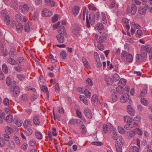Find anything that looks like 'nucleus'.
Masks as SVG:
<instances>
[{
	"label": "nucleus",
	"mask_w": 152,
	"mask_h": 152,
	"mask_svg": "<svg viewBox=\"0 0 152 152\" xmlns=\"http://www.w3.org/2000/svg\"><path fill=\"white\" fill-rule=\"evenodd\" d=\"M95 15L94 12H91L89 14V16L87 15L86 16V23L87 26L89 28L90 25H93L95 22Z\"/></svg>",
	"instance_id": "1"
},
{
	"label": "nucleus",
	"mask_w": 152,
	"mask_h": 152,
	"mask_svg": "<svg viewBox=\"0 0 152 152\" xmlns=\"http://www.w3.org/2000/svg\"><path fill=\"white\" fill-rule=\"evenodd\" d=\"M107 35L105 33H100L99 34H95V38L97 39L98 43H102L106 39Z\"/></svg>",
	"instance_id": "2"
},
{
	"label": "nucleus",
	"mask_w": 152,
	"mask_h": 152,
	"mask_svg": "<svg viewBox=\"0 0 152 152\" xmlns=\"http://www.w3.org/2000/svg\"><path fill=\"white\" fill-rule=\"evenodd\" d=\"M103 128L104 132L105 134L110 133L111 130H113L112 126L110 123L104 124Z\"/></svg>",
	"instance_id": "3"
},
{
	"label": "nucleus",
	"mask_w": 152,
	"mask_h": 152,
	"mask_svg": "<svg viewBox=\"0 0 152 152\" xmlns=\"http://www.w3.org/2000/svg\"><path fill=\"white\" fill-rule=\"evenodd\" d=\"M12 87H10V89L11 91H13V95L14 96L17 97L19 94L20 92V89L18 86H15L14 88V85Z\"/></svg>",
	"instance_id": "4"
},
{
	"label": "nucleus",
	"mask_w": 152,
	"mask_h": 152,
	"mask_svg": "<svg viewBox=\"0 0 152 152\" xmlns=\"http://www.w3.org/2000/svg\"><path fill=\"white\" fill-rule=\"evenodd\" d=\"M149 47L148 45L142 46L141 47L140 50L141 54L147 57V53H149Z\"/></svg>",
	"instance_id": "5"
},
{
	"label": "nucleus",
	"mask_w": 152,
	"mask_h": 152,
	"mask_svg": "<svg viewBox=\"0 0 152 152\" xmlns=\"http://www.w3.org/2000/svg\"><path fill=\"white\" fill-rule=\"evenodd\" d=\"M147 57L142 54L140 55L139 54H137L136 55V61L137 62H142L146 59Z\"/></svg>",
	"instance_id": "6"
},
{
	"label": "nucleus",
	"mask_w": 152,
	"mask_h": 152,
	"mask_svg": "<svg viewBox=\"0 0 152 152\" xmlns=\"http://www.w3.org/2000/svg\"><path fill=\"white\" fill-rule=\"evenodd\" d=\"M53 15V12L50 11L44 8L42 11V15L45 17H48Z\"/></svg>",
	"instance_id": "7"
},
{
	"label": "nucleus",
	"mask_w": 152,
	"mask_h": 152,
	"mask_svg": "<svg viewBox=\"0 0 152 152\" xmlns=\"http://www.w3.org/2000/svg\"><path fill=\"white\" fill-rule=\"evenodd\" d=\"M129 95L127 94H124L121 96V102L122 103H126L128 101L129 99Z\"/></svg>",
	"instance_id": "8"
},
{
	"label": "nucleus",
	"mask_w": 152,
	"mask_h": 152,
	"mask_svg": "<svg viewBox=\"0 0 152 152\" xmlns=\"http://www.w3.org/2000/svg\"><path fill=\"white\" fill-rule=\"evenodd\" d=\"M137 7L134 4H132V6L131 9L129 8H128L127 12L128 14L131 13L132 15H134L137 10Z\"/></svg>",
	"instance_id": "9"
},
{
	"label": "nucleus",
	"mask_w": 152,
	"mask_h": 152,
	"mask_svg": "<svg viewBox=\"0 0 152 152\" xmlns=\"http://www.w3.org/2000/svg\"><path fill=\"white\" fill-rule=\"evenodd\" d=\"M84 113L86 117L89 119L92 117V114L91 110L88 108H86L84 110Z\"/></svg>",
	"instance_id": "10"
},
{
	"label": "nucleus",
	"mask_w": 152,
	"mask_h": 152,
	"mask_svg": "<svg viewBox=\"0 0 152 152\" xmlns=\"http://www.w3.org/2000/svg\"><path fill=\"white\" fill-rule=\"evenodd\" d=\"M148 8V5H145V7H140L138 10L139 13L141 15H145L146 13V10Z\"/></svg>",
	"instance_id": "11"
},
{
	"label": "nucleus",
	"mask_w": 152,
	"mask_h": 152,
	"mask_svg": "<svg viewBox=\"0 0 152 152\" xmlns=\"http://www.w3.org/2000/svg\"><path fill=\"white\" fill-rule=\"evenodd\" d=\"M88 15V10L86 7H83V11L82 14H81L79 15V18L82 20H85V16H86Z\"/></svg>",
	"instance_id": "12"
},
{
	"label": "nucleus",
	"mask_w": 152,
	"mask_h": 152,
	"mask_svg": "<svg viewBox=\"0 0 152 152\" xmlns=\"http://www.w3.org/2000/svg\"><path fill=\"white\" fill-rule=\"evenodd\" d=\"M58 32L59 34H62L63 35L66 36L65 29L64 26H60L57 28Z\"/></svg>",
	"instance_id": "13"
},
{
	"label": "nucleus",
	"mask_w": 152,
	"mask_h": 152,
	"mask_svg": "<svg viewBox=\"0 0 152 152\" xmlns=\"http://www.w3.org/2000/svg\"><path fill=\"white\" fill-rule=\"evenodd\" d=\"M66 36H64L62 34H59L56 35V38L58 42L60 43H63L64 41V37Z\"/></svg>",
	"instance_id": "14"
},
{
	"label": "nucleus",
	"mask_w": 152,
	"mask_h": 152,
	"mask_svg": "<svg viewBox=\"0 0 152 152\" xmlns=\"http://www.w3.org/2000/svg\"><path fill=\"white\" fill-rule=\"evenodd\" d=\"M116 150L117 152H121L122 151V146L119 142L117 141H115Z\"/></svg>",
	"instance_id": "15"
},
{
	"label": "nucleus",
	"mask_w": 152,
	"mask_h": 152,
	"mask_svg": "<svg viewBox=\"0 0 152 152\" xmlns=\"http://www.w3.org/2000/svg\"><path fill=\"white\" fill-rule=\"evenodd\" d=\"M81 59L84 66L87 69L90 68V65L87 59L84 57H82Z\"/></svg>",
	"instance_id": "16"
},
{
	"label": "nucleus",
	"mask_w": 152,
	"mask_h": 152,
	"mask_svg": "<svg viewBox=\"0 0 152 152\" xmlns=\"http://www.w3.org/2000/svg\"><path fill=\"white\" fill-rule=\"evenodd\" d=\"M128 113L131 116H134L135 114L134 111L130 105H128L127 107Z\"/></svg>",
	"instance_id": "17"
},
{
	"label": "nucleus",
	"mask_w": 152,
	"mask_h": 152,
	"mask_svg": "<svg viewBox=\"0 0 152 152\" xmlns=\"http://www.w3.org/2000/svg\"><path fill=\"white\" fill-rule=\"evenodd\" d=\"M81 28L79 26H76L74 28L72 32L76 36H78L79 35V31L81 30Z\"/></svg>",
	"instance_id": "18"
},
{
	"label": "nucleus",
	"mask_w": 152,
	"mask_h": 152,
	"mask_svg": "<svg viewBox=\"0 0 152 152\" xmlns=\"http://www.w3.org/2000/svg\"><path fill=\"white\" fill-rule=\"evenodd\" d=\"M5 120L7 123H11L13 120V116L11 114H8L6 117Z\"/></svg>",
	"instance_id": "19"
},
{
	"label": "nucleus",
	"mask_w": 152,
	"mask_h": 152,
	"mask_svg": "<svg viewBox=\"0 0 152 152\" xmlns=\"http://www.w3.org/2000/svg\"><path fill=\"white\" fill-rule=\"evenodd\" d=\"M80 8L77 6H75L72 8V11L73 14L75 15H77L79 12Z\"/></svg>",
	"instance_id": "20"
},
{
	"label": "nucleus",
	"mask_w": 152,
	"mask_h": 152,
	"mask_svg": "<svg viewBox=\"0 0 152 152\" xmlns=\"http://www.w3.org/2000/svg\"><path fill=\"white\" fill-rule=\"evenodd\" d=\"M45 3L48 6L53 7L55 5V3L52 0H45Z\"/></svg>",
	"instance_id": "21"
},
{
	"label": "nucleus",
	"mask_w": 152,
	"mask_h": 152,
	"mask_svg": "<svg viewBox=\"0 0 152 152\" xmlns=\"http://www.w3.org/2000/svg\"><path fill=\"white\" fill-rule=\"evenodd\" d=\"M99 101L98 97L96 95L93 96L91 99V101L93 104H97Z\"/></svg>",
	"instance_id": "22"
},
{
	"label": "nucleus",
	"mask_w": 152,
	"mask_h": 152,
	"mask_svg": "<svg viewBox=\"0 0 152 152\" xmlns=\"http://www.w3.org/2000/svg\"><path fill=\"white\" fill-rule=\"evenodd\" d=\"M144 32V30H142L140 29H138L135 34L136 37L140 38L143 35Z\"/></svg>",
	"instance_id": "23"
},
{
	"label": "nucleus",
	"mask_w": 152,
	"mask_h": 152,
	"mask_svg": "<svg viewBox=\"0 0 152 152\" xmlns=\"http://www.w3.org/2000/svg\"><path fill=\"white\" fill-rule=\"evenodd\" d=\"M104 28V26L101 23H97L95 28V30H102Z\"/></svg>",
	"instance_id": "24"
},
{
	"label": "nucleus",
	"mask_w": 152,
	"mask_h": 152,
	"mask_svg": "<svg viewBox=\"0 0 152 152\" xmlns=\"http://www.w3.org/2000/svg\"><path fill=\"white\" fill-rule=\"evenodd\" d=\"M31 25V23L28 22L26 23L25 26V30L27 32H29L30 31V26Z\"/></svg>",
	"instance_id": "25"
},
{
	"label": "nucleus",
	"mask_w": 152,
	"mask_h": 152,
	"mask_svg": "<svg viewBox=\"0 0 152 152\" xmlns=\"http://www.w3.org/2000/svg\"><path fill=\"white\" fill-rule=\"evenodd\" d=\"M124 121L126 123L130 124L132 122V119L130 116L126 115L124 116Z\"/></svg>",
	"instance_id": "26"
},
{
	"label": "nucleus",
	"mask_w": 152,
	"mask_h": 152,
	"mask_svg": "<svg viewBox=\"0 0 152 152\" xmlns=\"http://www.w3.org/2000/svg\"><path fill=\"white\" fill-rule=\"evenodd\" d=\"M23 126L26 129L27 128L28 126H31V123L29 120L26 119L24 121Z\"/></svg>",
	"instance_id": "27"
},
{
	"label": "nucleus",
	"mask_w": 152,
	"mask_h": 152,
	"mask_svg": "<svg viewBox=\"0 0 152 152\" xmlns=\"http://www.w3.org/2000/svg\"><path fill=\"white\" fill-rule=\"evenodd\" d=\"M33 122L35 125H38L40 124V120L38 116L36 115L34 117L33 119Z\"/></svg>",
	"instance_id": "28"
},
{
	"label": "nucleus",
	"mask_w": 152,
	"mask_h": 152,
	"mask_svg": "<svg viewBox=\"0 0 152 152\" xmlns=\"http://www.w3.org/2000/svg\"><path fill=\"white\" fill-rule=\"evenodd\" d=\"M129 151V152H139V150L136 146H132L130 147Z\"/></svg>",
	"instance_id": "29"
},
{
	"label": "nucleus",
	"mask_w": 152,
	"mask_h": 152,
	"mask_svg": "<svg viewBox=\"0 0 152 152\" xmlns=\"http://www.w3.org/2000/svg\"><path fill=\"white\" fill-rule=\"evenodd\" d=\"M134 124L137 125L140 123L141 117L140 116L137 115L134 118Z\"/></svg>",
	"instance_id": "30"
},
{
	"label": "nucleus",
	"mask_w": 152,
	"mask_h": 152,
	"mask_svg": "<svg viewBox=\"0 0 152 152\" xmlns=\"http://www.w3.org/2000/svg\"><path fill=\"white\" fill-rule=\"evenodd\" d=\"M16 31L18 33L21 32L23 29V26L21 23L18 24L16 28Z\"/></svg>",
	"instance_id": "31"
},
{
	"label": "nucleus",
	"mask_w": 152,
	"mask_h": 152,
	"mask_svg": "<svg viewBox=\"0 0 152 152\" xmlns=\"http://www.w3.org/2000/svg\"><path fill=\"white\" fill-rule=\"evenodd\" d=\"M133 60V57L130 54H128L126 58V61L127 62L130 63L132 62Z\"/></svg>",
	"instance_id": "32"
},
{
	"label": "nucleus",
	"mask_w": 152,
	"mask_h": 152,
	"mask_svg": "<svg viewBox=\"0 0 152 152\" xmlns=\"http://www.w3.org/2000/svg\"><path fill=\"white\" fill-rule=\"evenodd\" d=\"M105 80L107 83L109 85H111L112 83L113 80L108 76H106L105 78Z\"/></svg>",
	"instance_id": "33"
},
{
	"label": "nucleus",
	"mask_w": 152,
	"mask_h": 152,
	"mask_svg": "<svg viewBox=\"0 0 152 152\" xmlns=\"http://www.w3.org/2000/svg\"><path fill=\"white\" fill-rule=\"evenodd\" d=\"M119 86L122 87L124 86L126 84V80L124 79H121L118 83Z\"/></svg>",
	"instance_id": "34"
},
{
	"label": "nucleus",
	"mask_w": 152,
	"mask_h": 152,
	"mask_svg": "<svg viewBox=\"0 0 152 152\" xmlns=\"http://www.w3.org/2000/svg\"><path fill=\"white\" fill-rule=\"evenodd\" d=\"M102 22L105 24L107 23L106 15L105 13L103 12L102 13Z\"/></svg>",
	"instance_id": "35"
},
{
	"label": "nucleus",
	"mask_w": 152,
	"mask_h": 152,
	"mask_svg": "<svg viewBox=\"0 0 152 152\" xmlns=\"http://www.w3.org/2000/svg\"><path fill=\"white\" fill-rule=\"evenodd\" d=\"M6 82L7 84L8 85H11V87L13 85L15 86V85L16 82L15 81L13 82L12 83H11L10 82V78L9 77H7L6 79Z\"/></svg>",
	"instance_id": "36"
},
{
	"label": "nucleus",
	"mask_w": 152,
	"mask_h": 152,
	"mask_svg": "<svg viewBox=\"0 0 152 152\" xmlns=\"http://www.w3.org/2000/svg\"><path fill=\"white\" fill-rule=\"evenodd\" d=\"M112 79L113 81H117L119 80L120 77L118 74H115L113 75Z\"/></svg>",
	"instance_id": "37"
},
{
	"label": "nucleus",
	"mask_w": 152,
	"mask_h": 152,
	"mask_svg": "<svg viewBox=\"0 0 152 152\" xmlns=\"http://www.w3.org/2000/svg\"><path fill=\"white\" fill-rule=\"evenodd\" d=\"M133 132L134 134H138L140 135H142L143 134L142 130L138 128L134 129L133 131Z\"/></svg>",
	"instance_id": "38"
},
{
	"label": "nucleus",
	"mask_w": 152,
	"mask_h": 152,
	"mask_svg": "<svg viewBox=\"0 0 152 152\" xmlns=\"http://www.w3.org/2000/svg\"><path fill=\"white\" fill-rule=\"evenodd\" d=\"M35 135L36 137L39 139L41 140L42 138V133L38 131H37L35 133Z\"/></svg>",
	"instance_id": "39"
},
{
	"label": "nucleus",
	"mask_w": 152,
	"mask_h": 152,
	"mask_svg": "<svg viewBox=\"0 0 152 152\" xmlns=\"http://www.w3.org/2000/svg\"><path fill=\"white\" fill-rule=\"evenodd\" d=\"M7 61L8 63L12 65H15L17 64V62L11 58H8Z\"/></svg>",
	"instance_id": "40"
},
{
	"label": "nucleus",
	"mask_w": 152,
	"mask_h": 152,
	"mask_svg": "<svg viewBox=\"0 0 152 152\" xmlns=\"http://www.w3.org/2000/svg\"><path fill=\"white\" fill-rule=\"evenodd\" d=\"M134 126V124L133 123H130L127 124L124 126V128L127 130H130Z\"/></svg>",
	"instance_id": "41"
},
{
	"label": "nucleus",
	"mask_w": 152,
	"mask_h": 152,
	"mask_svg": "<svg viewBox=\"0 0 152 152\" xmlns=\"http://www.w3.org/2000/svg\"><path fill=\"white\" fill-rule=\"evenodd\" d=\"M4 21L7 25H9L10 23V17L8 15H6L4 18Z\"/></svg>",
	"instance_id": "42"
},
{
	"label": "nucleus",
	"mask_w": 152,
	"mask_h": 152,
	"mask_svg": "<svg viewBox=\"0 0 152 152\" xmlns=\"http://www.w3.org/2000/svg\"><path fill=\"white\" fill-rule=\"evenodd\" d=\"M147 91V87H145V88L142 90L140 94V96H144L146 94Z\"/></svg>",
	"instance_id": "43"
},
{
	"label": "nucleus",
	"mask_w": 152,
	"mask_h": 152,
	"mask_svg": "<svg viewBox=\"0 0 152 152\" xmlns=\"http://www.w3.org/2000/svg\"><path fill=\"white\" fill-rule=\"evenodd\" d=\"M83 93L86 96V97L88 98H90L91 96V93L87 89H85L84 90L83 92Z\"/></svg>",
	"instance_id": "44"
},
{
	"label": "nucleus",
	"mask_w": 152,
	"mask_h": 152,
	"mask_svg": "<svg viewBox=\"0 0 152 152\" xmlns=\"http://www.w3.org/2000/svg\"><path fill=\"white\" fill-rule=\"evenodd\" d=\"M17 0H13L10 4V5L12 6L14 8H15L17 6Z\"/></svg>",
	"instance_id": "45"
},
{
	"label": "nucleus",
	"mask_w": 152,
	"mask_h": 152,
	"mask_svg": "<svg viewBox=\"0 0 152 152\" xmlns=\"http://www.w3.org/2000/svg\"><path fill=\"white\" fill-rule=\"evenodd\" d=\"M116 90L118 93L120 94H122L124 91V90L122 87L119 86L116 88Z\"/></svg>",
	"instance_id": "46"
},
{
	"label": "nucleus",
	"mask_w": 152,
	"mask_h": 152,
	"mask_svg": "<svg viewBox=\"0 0 152 152\" xmlns=\"http://www.w3.org/2000/svg\"><path fill=\"white\" fill-rule=\"evenodd\" d=\"M13 140L16 145H20V141L19 138L18 137L16 136H14Z\"/></svg>",
	"instance_id": "47"
},
{
	"label": "nucleus",
	"mask_w": 152,
	"mask_h": 152,
	"mask_svg": "<svg viewBox=\"0 0 152 152\" xmlns=\"http://www.w3.org/2000/svg\"><path fill=\"white\" fill-rule=\"evenodd\" d=\"M118 132L121 134H124L125 133L124 129L121 126H118Z\"/></svg>",
	"instance_id": "48"
},
{
	"label": "nucleus",
	"mask_w": 152,
	"mask_h": 152,
	"mask_svg": "<svg viewBox=\"0 0 152 152\" xmlns=\"http://www.w3.org/2000/svg\"><path fill=\"white\" fill-rule=\"evenodd\" d=\"M81 127L80 129H81V131L82 133L84 134H86V127L83 125V124H81Z\"/></svg>",
	"instance_id": "49"
},
{
	"label": "nucleus",
	"mask_w": 152,
	"mask_h": 152,
	"mask_svg": "<svg viewBox=\"0 0 152 152\" xmlns=\"http://www.w3.org/2000/svg\"><path fill=\"white\" fill-rule=\"evenodd\" d=\"M5 130L6 132L9 134H11L12 132L10 128L8 126H7L5 127Z\"/></svg>",
	"instance_id": "50"
},
{
	"label": "nucleus",
	"mask_w": 152,
	"mask_h": 152,
	"mask_svg": "<svg viewBox=\"0 0 152 152\" xmlns=\"http://www.w3.org/2000/svg\"><path fill=\"white\" fill-rule=\"evenodd\" d=\"M28 147V145L27 142H23L21 145V148L24 151L26 150Z\"/></svg>",
	"instance_id": "51"
},
{
	"label": "nucleus",
	"mask_w": 152,
	"mask_h": 152,
	"mask_svg": "<svg viewBox=\"0 0 152 152\" xmlns=\"http://www.w3.org/2000/svg\"><path fill=\"white\" fill-rule=\"evenodd\" d=\"M88 8L89 10H90L95 11L97 10V8L93 4H89L88 5Z\"/></svg>",
	"instance_id": "52"
},
{
	"label": "nucleus",
	"mask_w": 152,
	"mask_h": 152,
	"mask_svg": "<svg viewBox=\"0 0 152 152\" xmlns=\"http://www.w3.org/2000/svg\"><path fill=\"white\" fill-rule=\"evenodd\" d=\"M114 93L112 94V99L113 102H115L117 100V96L116 94L113 92Z\"/></svg>",
	"instance_id": "53"
},
{
	"label": "nucleus",
	"mask_w": 152,
	"mask_h": 152,
	"mask_svg": "<svg viewBox=\"0 0 152 152\" xmlns=\"http://www.w3.org/2000/svg\"><path fill=\"white\" fill-rule=\"evenodd\" d=\"M23 123V121L20 120V119H18L15 122V124L18 127H20L22 125Z\"/></svg>",
	"instance_id": "54"
},
{
	"label": "nucleus",
	"mask_w": 152,
	"mask_h": 152,
	"mask_svg": "<svg viewBox=\"0 0 152 152\" xmlns=\"http://www.w3.org/2000/svg\"><path fill=\"white\" fill-rule=\"evenodd\" d=\"M2 69L3 72L5 73H7L8 72L7 65L5 64H4L2 66Z\"/></svg>",
	"instance_id": "55"
},
{
	"label": "nucleus",
	"mask_w": 152,
	"mask_h": 152,
	"mask_svg": "<svg viewBox=\"0 0 152 152\" xmlns=\"http://www.w3.org/2000/svg\"><path fill=\"white\" fill-rule=\"evenodd\" d=\"M94 57L96 61H99L100 58L99 55L97 52H95L94 53Z\"/></svg>",
	"instance_id": "56"
},
{
	"label": "nucleus",
	"mask_w": 152,
	"mask_h": 152,
	"mask_svg": "<svg viewBox=\"0 0 152 152\" xmlns=\"http://www.w3.org/2000/svg\"><path fill=\"white\" fill-rule=\"evenodd\" d=\"M33 132L31 128H28L26 130L25 133L28 136L31 135Z\"/></svg>",
	"instance_id": "57"
},
{
	"label": "nucleus",
	"mask_w": 152,
	"mask_h": 152,
	"mask_svg": "<svg viewBox=\"0 0 152 152\" xmlns=\"http://www.w3.org/2000/svg\"><path fill=\"white\" fill-rule=\"evenodd\" d=\"M9 146L11 149H13L15 148V145L13 141H11L9 142Z\"/></svg>",
	"instance_id": "58"
},
{
	"label": "nucleus",
	"mask_w": 152,
	"mask_h": 152,
	"mask_svg": "<svg viewBox=\"0 0 152 152\" xmlns=\"http://www.w3.org/2000/svg\"><path fill=\"white\" fill-rule=\"evenodd\" d=\"M113 138L115 140H116L118 138V136L115 130H113L112 133Z\"/></svg>",
	"instance_id": "59"
},
{
	"label": "nucleus",
	"mask_w": 152,
	"mask_h": 152,
	"mask_svg": "<svg viewBox=\"0 0 152 152\" xmlns=\"http://www.w3.org/2000/svg\"><path fill=\"white\" fill-rule=\"evenodd\" d=\"M130 24L131 27H133V28H135L137 29L139 26L138 24H135L133 22H131Z\"/></svg>",
	"instance_id": "60"
},
{
	"label": "nucleus",
	"mask_w": 152,
	"mask_h": 152,
	"mask_svg": "<svg viewBox=\"0 0 152 152\" xmlns=\"http://www.w3.org/2000/svg\"><path fill=\"white\" fill-rule=\"evenodd\" d=\"M36 144V141L35 140L33 139H31L28 142V144L30 145L31 146H34Z\"/></svg>",
	"instance_id": "61"
},
{
	"label": "nucleus",
	"mask_w": 152,
	"mask_h": 152,
	"mask_svg": "<svg viewBox=\"0 0 152 152\" xmlns=\"http://www.w3.org/2000/svg\"><path fill=\"white\" fill-rule=\"evenodd\" d=\"M60 56L63 59H65L66 56V53L64 51H61L60 53Z\"/></svg>",
	"instance_id": "62"
},
{
	"label": "nucleus",
	"mask_w": 152,
	"mask_h": 152,
	"mask_svg": "<svg viewBox=\"0 0 152 152\" xmlns=\"http://www.w3.org/2000/svg\"><path fill=\"white\" fill-rule=\"evenodd\" d=\"M58 15H55L52 18V21L53 23L56 22L58 20Z\"/></svg>",
	"instance_id": "63"
},
{
	"label": "nucleus",
	"mask_w": 152,
	"mask_h": 152,
	"mask_svg": "<svg viewBox=\"0 0 152 152\" xmlns=\"http://www.w3.org/2000/svg\"><path fill=\"white\" fill-rule=\"evenodd\" d=\"M115 1L114 0H113L110 3L109 7L111 9L113 8L115 6Z\"/></svg>",
	"instance_id": "64"
}]
</instances>
